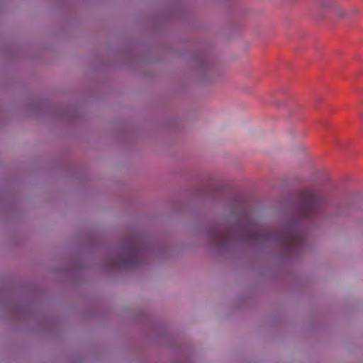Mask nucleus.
<instances>
[{
  "instance_id": "obj_1",
  "label": "nucleus",
  "mask_w": 363,
  "mask_h": 363,
  "mask_svg": "<svg viewBox=\"0 0 363 363\" xmlns=\"http://www.w3.org/2000/svg\"><path fill=\"white\" fill-rule=\"evenodd\" d=\"M248 239L252 241L274 239L287 253L301 247L303 242L302 235L292 228H285L273 238L262 229L253 228L248 233Z\"/></svg>"
},
{
  "instance_id": "obj_3",
  "label": "nucleus",
  "mask_w": 363,
  "mask_h": 363,
  "mask_svg": "<svg viewBox=\"0 0 363 363\" xmlns=\"http://www.w3.org/2000/svg\"><path fill=\"white\" fill-rule=\"evenodd\" d=\"M319 6L323 9H333L335 11L337 15L343 16L345 11L338 6L335 0H320L319 1Z\"/></svg>"
},
{
  "instance_id": "obj_4",
  "label": "nucleus",
  "mask_w": 363,
  "mask_h": 363,
  "mask_svg": "<svg viewBox=\"0 0 363 363\" xmlns=\"http://www.w3.org/2000/svg\"><path fill=\"white\" fill-rule=\"evenodd\" d=\"M129 254L131 256L135 257L139 254V251L135 246H133L129 250Z\"/></svg>"
},
{
  "instance_id": "obj_2",
  "label": "nucleus",
  "mask_w": 363,
  "mask_h": 363,
  "mask_svg": "<svg viewBox=\"0 0 363 363\" xmlns=\"http://www.w3.org/2000/svg\"><path fill=\"white\" fill-rule=\"evenodd\" d=\"M328 206L327 198L317 191L305 190L299 196L298 213L302 218H309L321 215Z\"/></svg>"
}]
</instances>
